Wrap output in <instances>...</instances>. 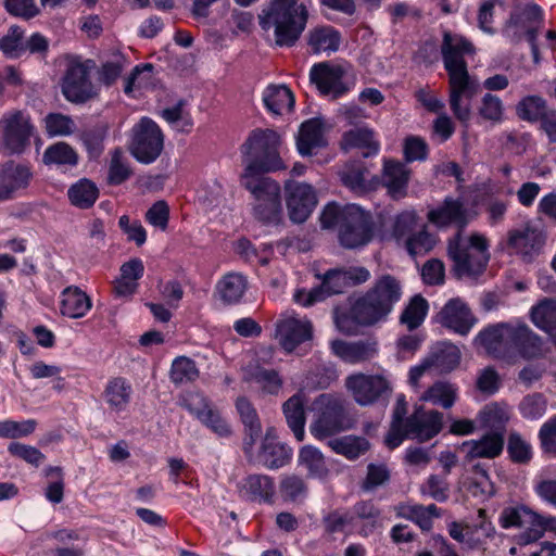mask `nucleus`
Listing matches in <instances>:
<instances>
[{
	"instance_id": "obj_13",
	"label": "nucleus",
	"mask_w": 556,
	"mask_h": 556,
	"mask_svg": "<svg viewBox=\"0 0 556 556\" xmlns=\"http://www.w3.org/2000/svg\"><path fill=\"white\" fill-rule=\"evenodd\" d=\"M348 74L346 66L321 62L311 68L309 79L320 93L336 99L350 90L351 85L346 80Z\"/></svg>"
},
{
	"instance_id": "obj_6",
	"label": "nucleus",
	"mask_w": 556,
	"mask_h": 556,
	"mask_svg": "<svg viewBox=\"0 0 556 556\" xmlns=\"http://www.w3.org/2000/svg\"><path fill=\"white\" fill-rule=\"evenodd\" d=\"M390 312L370 293L365 292L351 304L350 309L334 312V323L339 331L354 334L359 326L370 327L387 320Z\"/></svg>"
},
{
	"instance_id": "obj_11",
	"label": "nucleus",
	"mask_w": 556,
	"mask_h": 556,
	"mask_svg": "<svg viewBox=\"0 0 556 556\" xmlns=\"http://www.w3.org/2000/svg\"><path fill=\"white\" fill-rule=\"evenodd\" d=\"M345 388L353 400L361 406H369L377 403L381 397L390 394L392 390L390 381L384 375H367L363 372L348 376Z\"/></svg>"
},
{
	"instance_id": "obj_45",
	"label": "nucleus",
	"mask_w": 556,
	"mask_h": 556,
	"mask_svg": "<svg viewBox=\"0 0 556 556\" xmlns=\"http://www.w3.org/2000/svg\"><path fill=\"white\" fill-rule=\"evenodd\" d=\"M351 514L354 516V520L358 519L363 522L359 533L364 536L381 525L380 510L371 502L355 504Z\"/></svg>"
},
{
	"instance_id": "obj_8",
	"label": "nucleus",
	"mask_w": 556,
	"mask_h": 556,
	"mask_svg": "<svg viewBox=\"0 0 556 556\" xmlns=\"http://www.w3.org/2000/svg\"><path fill=\"white\" fill-rule=\"evenodd\" d=\"M164 135L159 125L148 117H142L132 128L130 151L141 163H152L161 154Z\"/></svg>"
},
{
	"instance_id": "obj_7",
	"label": "nucleus",
	"mask_w": 556,
	"mask_h": 556,
	"mask_svg": "<svg viewBox=\"0 0 556 556\" xmlns=\"http://www.w3.org/2000/svg\"><path fill=\"white\" fill-rule=\"evenodd\" d=\"M448 104L455 118L467 126L471 115V100L478 92V84L469 75L468 68L450 71Z\"/></svg>"
},
{
	"instance_id": "obj_21",
	"label": "nucleus",
	"mask_w": 556,
	"mask_h": 556,
	"mask_svg": "<svg viewBox=\"0 0 556 556\" xmlns=\"http://www.w3.org/2000/svg\"><path fill=\"white\" fill-rule=\"evenodd\" d=\"M438 320L442 326L460 336H467L476 324V318L471 311L467 304L458 298L451 299L442 307L438 314Z\"/></svg>"
},
{
	"instance_id": "obj_28",
	"label": "nucleus",
	"mask_w": 556,
	"mask_h": 556,
	"mask_svg": "<svg viewBox=\"0 0 556 556\" xmlns=\"http://www.w3.org/2000/svg\"><path fill=\"white\" fill-rule=\"evenodd\" d=\"M327 146L324 125L318 118L304 122L299 130L296 147L301 155H312Z\"/></svg>"
},
{
	"instance_id": "obj_29",
	"label": "nucleus",
	"mask_w": 556,
	"mask_h": 556,
	"mask_svg": "<svg viewBox=\"0 0 556 556\" xmlns=\"http://www.w3.org/2000/svg\"><path fill=\"white\" fill-rule=\"evenodd\" d=\"M367 292L391 313L394 305L402 299L403 287L396 277L386 274L378 277Z\"/></svg>"
},
{
	"instance_id": "obj_60",
	"label": "nucleus",
	"mask_w": 556,
	"mask_h": 556,
	"mask_svg": "<svg viewBox=\"0 0 556 556\" xmlns=\"http://www.w3.org/2000/svg\"><path fill=\"white\" fill-rule=\"evenodd\" d=\"M36 421L33 419L24 421L4 420L0 421V438L16 439L27 437L34 432Z\"/></svg>"
},
{
	"instance_id": "obj_49",
	"label": "nucleus",
	"mask_w": 556,
	"mask_h": 556,
	"mask_svg": "<svg viewBox=\"0 0 556 556\" xmlns=\"http://www.w3.org/2000/svg\"><path fill=\"white\" fill-rule=\"evenodd\" d=\"M547 526L548 521L532 510L531 518H527L520 528L521 532L518 535L519 544L528 545L538 541L543 536Z\"/></svg>"
},
{
	"instance_id": "obj_61",
	"label": "nucleus",
	"mask_w": 556,
	"mask_h": 556,
	"mask_svg": "<svg viewBox=\"0 0 556 556\" xmlns=\"http://www.w3.org/2000/svg\"><path fill=\"white\" fill-rule=\"evenodd\" d=\"M531 509L527 506H515L505 508L500 517V525L504 529L518 528L523 526L527 518H531Z\"/></svg>"
},
{
	"instance_id": "obj_1",
	"label": "nucleus",
	"mask_w": 556,
	"mask_h": 556,
	"mask_svg": "<svg viewBox=\"0 0 556 556\" xmlns=\"http://www.w3.org/2000/svg\"><path fill=\"white\" fill-rule=\"evenodd\" d=\"M428 220L438 228L456 227L457 233L448 240L447 254L453 270L459 278L481 275L490 260L488 239L481 233L463 236V230L477 216L476 201L468 204L463 198L447 197L442 204L428 212Z\"/></svg>"
},
{
	"instance_id": "obj_35",
	"label": "nucleus",
	"mask_w": 556,
	"mask_h": 556,
	"mask_svg": "<svg viewBox=\"0 0 556 556\" xmlns=\"http://www.w3.org/2000/svg\"><path fill=\"white\" fill-rule=\"evenodd\" d=\"M132 393L131 384L124 378L111 379L104 389V401L114 412H123L130 402Z\"/></svg>"
},
{
	"instance_id": "obj_9",
	"label": "nucleus",
	"mask_w": 556,
	"mask_h": 556,
	"mask_svg": "<svg viewBox=\"0 0 556 556\" xmlns=\"http://www.w3.org/2000/svg\"><path fill=\"white\" fill-rule=\"evenodd\" d=\"M283 199L288 217L293 224L306 222L318 203L313 186L294 179L285 182Z\"/></svg>"
},
{
	"instance_id": "obj_56",
	"label": "nucleus",
	"mask_w": 556,
	"mask_h": 556,
	"mask_svg": "<svg viewBox=\"0 0 556 556\" xmlns=\"http://www.w3.org/2000/svg\"><path fill=\"white\" fill-rule=\"evenodd\" d=\"M417 228V215L415 212L405 211L399 214L392 227V237L397 241L404 243L412 236Z\"/></svg>"
},
{
	"instance_id": "obj_39",
	"label": "nucleus",
	"mask_w": 556,
	"mask_h": 556,
	"mask_svg": "<svg viewBox=\"0 0 556 556\" xmlns=\"http://www.w3.org/2000/svg\"><path fill=\"white\" fill-rule=\"evenodd\" d=\"M241 184L250 191L254 202L281 193L280 185L270 176H242Z\"/></svg>"
},
{
	"instance_id": "obj_33",
	"label": "nucleus",
	"mask_w": 556,
	"mask_h": 556,
	"mask_svg": "<svg viewBox=\"0 0 556 556\" xmlns=\"http://www.w3.org/2000/svg\"><path fill=\"white\" fill-rule=\"evenodd\" d=\"M532 323L556 344V300L544 299L530 309Z\"/></svg>"
},
{
	"instance_id": "obj_32",
	"label": "nucleus",
	"mask_w": 556,
	"mask_h": 556,
	"mask_svg": "<svg viewBox=\"0 0 556 556\" xmlns=\"http://www.w3.org/2000/svg\"><path fill=\"white\" fill-rule=\"evenodd\" d=\"M341 147L345 151L350 149H364V157L377 154L380 148L379 142L375 139V132L367 127L353 128L344 132Z\"/></svg>"
},
{
	"instance_id": "obj_30",
	"label": "nucleus",
	"mask_w": 556,
	"mask_h": 556,
	"mask_svg": "<svg viewBox=\"0 0 556 556\" xmlns=\"http://www.w3.org/2000/svg\"><path fill=\"white\" fill-rule=\"evenodd\" d=\"M305 403L304 393L298 392L282 405L287 424L298 441H303L305 437Z\"/></svg>"
},
{
	"instance_id": "obj_4",
	"label": "nucleus",
	"mask_w": 556,
	"mask_h": 556,
	"mask_svg": "<svg viewBox=\"0 0 556 556\" xmlns=\"http://www.w3.org/2000/svg\"><path fill=\"white\" fill-rule=\"evenodd\" d=\"M279 135L271 129L253 130L242 146L243 164L248 174H266L287 169L278 148Z\"/></svg>"
},
{
	"instance_id": "obj_40",
	"label": "nucleus",
	"mask_w": 556,
	"mask_h": 556,
	"mask_svg": "<svg viewBox=\"0 0 556 556\" xmlns=\"http://www.w3.org/2000/svg\"><path fill=\"white\" fill-rule=\"evenodd\" d=\"M457 393L458 389L454 384L446 381H438L420 395L419 401L450 408L456 402Z\"/></svg>"
},
{
	"instance_id": "obj_53",
	"label": "nucleus",
	"mask_w": 556,
	"mask_h": 556,
	"mask_svg": "<svg viewBox=\"0 0 556 556\" xmlns=\"http://www.w3.org/2000/svg\"><path fill=\"white\" fill-rule=\"evenodd\" d=\"M350 208H359L355 204L340 206L337 203L327 204L320 214V225L323 228L330 229L333 227L341 228V225L348 219V211Z\"/></svg>"
},
{
	"instance_id": "obj_24",
	"label": "nucleus",
	"mask_w": 556,
	"mask_h": 556,
	"mask_svg": "<svg viewBox=\"0 0 556 556\" xmlns=\"http://www.w3.org/2000/svg\"><path fill=\"white\" fill-rule=\"evenodd\" d=\"M292 456V450L276 440L275 430L267 429L256 460L269 469H278L287 465Z\"/></svg>"
},
{
	"instance_id": "obj_3",
	"label": "nucleus",
	"mask_w": 556,
	"mask_h": 556,
	"mask_svg": "<svg viewBox=\"0 0 556 556\" xmlns=\"http://www.w3.org/2000/svg\"><path fill=\"white\" fill-rule=\"evenodd\" d=\"M308 11L298 0H269L258 14L263 30H273L274 41L279 47L293 46L303 33Z\"/></svg>"
},
{
	"instance_id": "obj_63",
	"label": "nucleus",
	"mask_w": 556,
	"mask_h": 556,
	"mask_svg": "<svg viewBox=\"0 0 556 556\" xmlns=\"http://www.w3.org/2000/svg\"><path fill=\"white\" fill-rule=\"evenodd\" d=\"M420 492L438 502H444L448 497V484L444 478L432 475L420 485Z\"/></svg>"
},
{
	"instance_id": "obj_12",
	"label": "nucleus",
	"mask_w": 556,
	"mask_h": 556,
	"mask_svg": "<svg viewBox=\"0 0 556 556\" xmlns=\"http://www.w3.org/2000/svg\"><path fill=\"white\" fill-rule=\"evenodd\" d=\"M88 63L73 62L66 68L61 87L63 96L72 103H85L98 94Z\"/></svg>"
},
{
	"instance_id": "obj_50",
	"label": "nucleus",
	"mask_w": 556,
	"mask_h": 556,
	"mask_svg": "<svg viewBox=\"0 0 556 556\" xmlns=\"http://www.w3.org/2000/svg\"><path fill=\"white\" fill-rule=\"evenodd\" d=\"M517 115L529 122L543 121L544 115L549 111L546 109L545 100L539 96H528L517 104Z\"/></svg>"
},
{
	"instance_id": "obj_37",
	"label": "nucleus",
	"mask_w": 556,
	"mask_h": 556,
	"mask_svg": "<svg viewBox=\"0 0 556 556\" xmlns=\"http://www.w3.org/2000/svg\"><path fill=\"white\" fill-rule=\"evenodd\" d=\"M70 203L78 208H90L99 198L97 185L88 178H80L67 190Z\"/></svg>"
},
{
	"instance_id": "obj_54",
	"label": "nucleus",
	"mask_w": 556,
	"mask_h": 556,
	"mask_svg": "<svg viewBox=\"0 0 556 556\" xmlns=\"http://www.w3.org/2000/svg\"><path fill=\"white\" fill-rule=\"evenodd\" d=\"M342 184L355 195L363 197L380 187L379 176H341Z\"/></svg>"
},
{
	"instance_id": "obj_18",
	"label": "nucleus",
	"mask_w": 556,
	"mask_h": 556,
	"mask_svg": "<svg viewBox=\"0 0 556 556\" xmlns=\"http://www.w3.org/2000/svg\"><path fill=\"white\" fill-rule=\"evenodd\" d=\"M544 243L542 230L532 223H526L508 231L507 248L525 258L538 254Z\"/></svg>"
},
{
	"instance_id": "obj_31",
	"label": "nucleus",
	"mask_w": 556,
	"mask_h": 556,
	"mask_svg": "<svg viewBox=\"0 0 556 556\" xmlns=\"http://www.w3.org/2000/svg\"><path fill=\"white\" fill-rule=\"evenodd\" d=\"M90 298L78 287H67L61 293L60 311L68 318H81L91 308Z\"/></svg>"
},
{
	"instance_id": "obj_25",
	"label": "nucleus",
	"mask_w": 556,
	"mask_h": 556,
	"mask_svg": "<svg viewBox=\"0 0 556 556\" xmlns=\"http://www.w3.org/2000/svg\"><path fill=\"white\" fill-rule=\"evenodd\" d=\"M241 497L257 503H273L275 496L274 479L267 475L252 473L244 477L239 485Z\"/></svg>"
},
{
	"instance_id": "obj_10",
	"label": "nucleus",
	"mask_w": 556,
	"mask_h": 556,
	"mask_svg": "<svg viewBox=\"0 0 556 556\" xmlns=\"http://www.w3.org/2000/svg\"><path fill=\"white\" fill-rule=\"evenodd\" d=\"M0 128L4 148L14 154H21L29 147L35 132L30 116L20 110L7 112L0 119Z\"/></svg>"
},
{
	"instance_id": "obj_64",
	"label": "nucleus",
	"mask_w": 556,
	"mask_h": 556,
	"mask_svg": "<svg viewBox=\"0 0 556 556\" xmlns=\"http://www.w3.org/2000/svg\"><path fill=\"white\" fill-rule=\"evenodd\" d=\"M539 439L543 451L556 456V415L541 426Z\"/></svg>"
},
{
	"instance_id": "obj_16",
	"label": "nucleus",
	"mask_w": 556,
	"mask_h": 556,
	"mask_svg": "<svg viewBox=\"0 0 556 556\" xmlns=\"http://www.w3.org/2000/svg\"><path fill=\"white\" fill-rule=\"evenodd\" d=\"M372 238V226L369 215L359 208H350L348 219L339 229L341 244L348 249L366 245Z\"/></svg>"
},
{
	"instance_id": "obj_58",
	"label": "nucleus",
	"mask_w": 556,
	"mask_h": 556,
	"mask_svg": "<svg viewBox=\"0 0 556 556\" xmlns=\"http://www.w3.org/2000/svg\"><path fill=\"white\" fill-rule=\"evenodd\" d=\"M479 115L492 123H500L504 114V105L502 100L492 93H485L478 108Z\"/></svg>"
},
{
	"instance_id": "obj_2",
	"label": "nucleus",
	"mask_w": 556,
	"mask_h": 556,
	"mask_svg": "<svg viewBox=\"0 0 556 556\" xmlns=\"http://www.w3.org/2000/svg\"><path fill=\"white\" fill-rule=\"evenodd\" d=\"M475 342L495 358H510L517 354L534 358L543 354V340L522 321L500 323L476 337Z\"/></svg>"
},
{
	"instance_id": "obj_14",
	"label": "nucleus",
	"mask_w": 556,
	"mask_h": 556,
	"mask_svg": "<svg viewBox=\"0 0 556 556\" xmlns=\"http://www.w3.org/2000/svg\"><path fill=\"white\" fill-rule=\"evenodd\" d=\"M478 522L463 526L453 521L448 525V534L468 549L482 548L494 536L495 528L485 516L484 509L478 510Z\"/></svg>"
},
{
	"instance_id": "obj_55",
	"label": "nucleus",
	"mask_w": 556,
	"mask_h": 556,
	"mask_svg": "<svg viewBox=\"0 0 556 556\" xmlns=\"http://www.w3.org/2000/svg\"><path fill=\"white\" fill-rule=\"evenodd\" d=\"M45 127L49 136H68L74 132L76 125L68 115L50 113L45 117Z\"/></svg>"
},
{
	"instance_id": "obj_23",
	"label": "nucleus",
	"mask_w": 556,
	"mask_h": 556,
	"mask_svg": "<svg viewBox=\"0 0 556 556\" xmlns=\"http://www.w3.org/2000/svg\"><path fill=\"white\" fill-rule=\"evenodd\" d=\"M330 349L341 361L353 365L374 358L378 352L377 343L370 340L355 342L333 340L330 342Z\"/></svg>"
},
{
	"instance_id": "obj_27",
	"label": "nucleus",
	"mask_w": 556,
	"mask_h": 556,
	"mask_svg": "<svg viewBox=\"0 0 556 556\" xmlns=\"http://www.w3.org/2000/svg\"><path fill=\"white\" fill-rule=\"evenodd\" d=\"M236 409L240 416L245 431L243 450L244 453L250 456L253 446L262 432L261 421L253 404L245 396H240L237 399Z\"/></svg>"
},
{
	"instance_id": "obj_34",
	"label": "nucleus",
	"mask_w": 556,
	"mask_h": 556,
	"mask_svg": "<svg viewBox=\"0 0 556 556\" xmlns=\"http://www.w3.org/2000/svg\"><path fill=\"white\" fill-rule=\"evenodd\" d=\"M263 102L273 114L290 112L294 105V96L285 85H269L263 92Z\"/></svg>"
},
{
	"instance_id": "obj_46",
	"label": "nucleus",
	"mask_w": 556,
	"mask_h": 556,
	"mask_svg": "<svg viewBox=\"0 0 556 556\" xmlns=\"http://www.w3.org/2000/svg\"><path fill=\"white\" fill-rule=\"evenodd\" d=\"M478 418L483 427L503 431L509 419V408L506 404L491 403L480 410Z\"/></svg>"
},
{
	"instance_id": "obj_59",
	"label": "nucleus",
	"mask_w": 556,
	"mask_h": 556,
	"mask_svg": "<svg viewBox=\"0 0 556 556\" xmlns=\"http://www.w3.org/2000/svg\"><path fill=\"white\" fill-rule=\"evenodd\" d=\"M547 408L545 397L540 393H533L525 396L519 404V410L522 417L527 419L541 418Z\"/></svg>"
},
{
	"instance_id": "obj_22",
	"label": "nucleus",
	"mask_w": 556,
	"mask_h": 556,
	"mask_svg": "<svg viewBox=\"0 0 556 556\" xmlns=\"http://www.w3.org/2000/svg\"><path fill=\"white\" fill-rule=\"evenodd\" d=\"M242 372V379L245 382L256 384L263 394L278 395L282 389L283 380L279 372L261 366L257 361L245 365Z\"/></svg>"
},
{
	"instance_id": "obj_19",
	"label": "nucleus",
	"mask_w": 556,
	"mask_h": 556,
	"mask_svg": "<svg viewBox=\"0 0 556 556\" xmlns=\"http://www.w3.org/2000/svg\"><path fill=\"white\" fill-rule=\"evenodd\" d=\"M405 425L410 439L426 442L442 430L443 415L438 410H426L422 406H415Z\"/></svg>"
},
{
	"instance_id": "obj_17",
	"label": "nucleus",
	"mask_w": 556,
	"mask_h": 556,
	"mask_svg": "<svg viewBox=\"0 0 556 556\" xmlns=\"http://www.w3.org/2000/svg\"><path fill=\"white\" fill-rule=\"evenodd\" d=\"M181 405L218 437L227 438L231 435L232 431L229 424L222 417L218 410L210 406L207 400L202 394H188L182 399Z\"/></svg>"
},
{
	"instance_id": "obj_62",
	"label": "nucleus",
	"mask_w": 556,
	"mask_h": 556,
	"mask_svg": "<svg viewBox=\"0 0 556 556\" xmlns=\"http://www.w3.org/2000/svg\"><path fill=\"white\" fill-rule=\"evenodd\" d=\"M390 479V471L383 464H369L367 467V476L362 484L364 491H372Z\"/></svg>"
},
{
	"instance_id": "obj_48",
	"label": "nucleus",
	"mask_w": 556,
	"mask_h": 556,
	"mask_svg": "<svg viewBox=\"0 0 556 556\" xmlns=\"http://www.w3.org/2000/svg\"><path fill=\"white\" fill-rule=\"evenodd\" d=\"M430 359L433 366L450 371L459 364L460 351L455 344L444 341L437 346Z\"/></svg>"
},
{
	"instance_id": "obj_51",
	"label": "nucleus",
	"mask_w": 556,
	"mask_h": 556,
	"mask_svg": "<svg viewBox=\"0 0 556 556\" xmlns=\"http://www.w3.org/2000/svg\"><path fill=\"white\" fill-rule=\"evenodd\" d=\"M199 377L195 363L186 357L179 356L173 361L170 367V380L175 384H184L194 381Z\"/></svg>"
},
{
	"instance_id": "obj_26",
	"label": "nucleus",
	"mask_w": 556,
	"mask_h": 556,
	"mask_svg": "<svg viewBox=\"0 0 556 556\" xmlns=\"http://www.w3.org/2000/svg\"><path fill=\"white\" fill-rule=\"evenodd\" d=\"M504 432L492 431L482 435L479 440H469L463 443L468 459L488 458L500 456L504 448Z\"/></svg>"
},
{
	"instance_id": "obj_41",
	"label": "nucleus",
	"mask_w": 556,
	"mask_h": 556,
	"mask_svg": "<svg viewBox=\"0 0 556 556\" xmlns=\"http://www.w3.org/2000/svg\"><path fill=\"white\" fill-rule=\"evenodd\" d=\"M253 214L256 219L267 225H279L283 220L281 195L268 198L253 204Z\"/></svg>"
},
{
	"instance_id": "obj_36",
	"label": "nucleus",
	"mask_w": 556,
	"mask_h": 556,
	"mask_svg": "<svg viewBox=\"0 0 556 556\" xmlns=\"http://www.w3.org/2000/svg\"><path fill=\"white\" fill-rule=\"evenodd\" d=\"M298 463L306 469L308 477L326 479L329 473L324 454L313 445H304L300 448Z\"/></svg>"
},
{
	"instance_id": "obj_15",
	"label": "nucleus",
	"mask_w": 556,
	"mask_h": 556,
	"mask_svg": "<svg viewBox=\"0 0 556 556\" xmlns=\"http://www.w3.org/2000/svg\"><path fill=\"white\" fill-rule=\"evenodd\" d=\"M313 326L306 318H300L294 313H285L276 323V339L287 352H292L298 345L309 340Z\"/></svg>"
},
{
	"instance_id": "obj_5",
	"label": "nucleus",
	"mask_w": 556,
	"mask_h": 556,
	"mask_svg": "<svg viewBox=\"0 0 556 556\" xmlns=\"http://www.w3.org/2000/svg\"><path fill=\"white\" fill-rule=\"evenodd\" d=\"M316 418L309 430L317 440H324L351 427L345 416V400L333 393H323L312 403Z\"/></svg>"
},
{
	"instance_id": "obj_20",
	"label": "nucleus",
	"mask_w": 556,
	"mask_h": 556,
	"mask_svg": "<svg viewBox=\"0 0 556 556\" xmlns=\"http://www.w3.org/2000/svg\"><path fill=\"white\" fill-rule=\"evenodd\" d=\"M473 45L458 34L443 33L441 54L446 72L467 68L465 55L473 54Z\"/></svg>"
},
{
	"instance_id": "obj_43",
	"label": "nucleus",
	"mask_w": 556,
	"mask_h": 556,
	"mask_svg": "<svg viewBox=\"0 0 556 556\" xmlns=\"http://www.w3.org/2000/svg\"><path fill=\"white\" fill-rule=\"evenodd\" d=\"M245 289L247 280L240 274H228L217 285L220 299L228 304L239 302Z\"/></svg>"
},
{
	"instance_id": "obj_57",
	"label": "nucleus",
	"mask_w": 556,
	"mask_h": 556,
	"mask_svg": "<svg viewBox=\"0 0 556 556\" xmlns=\"http://www.w3.org/2000/svg\"><path fill=\"white\" fill-rule=\"evenodd\" d=\"M435 244V238L424 227L416 228L405 242L408 253L413 256L429 252Z\"/></svg>"
},
{
	"instance_id": "obj_44",
	"label": "nucleus",
	"mask_w": 556,
	"mask_h": 556,
	"mask_svg": "<svg viewBox=\"0 0 556 556\" xmlns=\"http://www.w3.org/2000/svg\"><path fill=\"white\" fill-rule=\"evenodd\" d=\"M279 492L285 502L300 503L306 498L308 488L302 477L286 475L280 480Z\"/></svg>"
},
{
	"instance_id": "obj_38",
	"label": "nucleus",
	"mask_w": 556,
	"mask_h": 556,
	"mask_svg": "<svg viewBox=\"0 0 556 556\" xmlns=\"http://www.w3.org/2000/svg\"><path fill=\"white\" fill-rule=\"evenodd\" d=\"M328 446L337 454L354 460L365 454L370 444L367 439L357 435H343L328 441Z\"/></svg>"
},
{
	"instance_id": "obj_47",
	"label": "nucleus",
	"mask_w": 556,
	"mask_h": 556,
	"mask_svg": "<svg viewBox=\"0 0 556 556\" xmlns=\"http://www.w3.org/2000/svg\"><path fill=\"white\" fill-rule=\"evenodd\" d=\"M427 312V301L421 295H415L402 312L400 320L408 330H414L424 323Z\"/></svg>"
},
{
	"instance_id": "obj_42",
	"label": "nucleus",
	"mask_w": 556,
	"mask_h": 556,
	"mask_svg": "<svg viewBox=\"0 0 556 556\" xmlns=\"http://www.w3.org/2000/svg\"><path fill=\"white\" fill-rule=\"evenodd\" d=\"M341 36L333 27L316 28L309 34L308 43L315 53L334 52L339 49Z\"/></svg>"
},
{
	"instance_id": "obj_52",
	"label": "nucleus",
	"mask_w": 556,
	"mask_h": 556,
	"mask_svg": "<svg viewBox=\"0 0 556 556\" xmlns=\"http://www.w3.org/2000/svg\"><path fill=\"white\" fill-rule=\"evenodd\" d=\"M42 159L46 164L75 165L78 162L77 153L65 142H58L50 146L45 151Z\"/></svg>"
}]
</instances>
